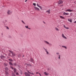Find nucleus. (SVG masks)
Returning a JSON list of instances; mask_svg holds the SVG:
<instances>
[{
  "instance_id": "nucleus-46",
  "label": "nucleus",
  "mask_w": 76,
  "mask_h": 76,
  "mask_svg": "<svg viewBox=\"0 0 76 76\" xmlns=\"http://www.w3.org/2000/svg\"><path fill=\"white\" fill-rule=\"evenodd\" d=\"M44 23H45V22H44V21H43Z\"/></svg>"
},
{
  "instance_id": "nucleus-35",
  "label": "nucleus",
  "mask_w": 76,
  "mask_h": 76,
  "mask_svg": "<svg viewBox=\"0 0 76 76\" xmlns=\"http://www.w3.org/2000/svg\"><path fill=\"white\" fill-rule=\"evenodd\" d=\"M16 75H19V73H18V72H17L16 73Z\"/></svg>"
},
{
  "instance_id": "nucleus-4",
  "label": "nucleus",
  "mask_w": 76,
  "mask_h": 76,
  "mask_svg": "<svg viewBox=\"0 0 76 76\" xmlns=\"http://www.w3.org/2000/svg\"><path fill=\"white\" fill-rule=\"evenodd\" d=\"M34 8L35 10H37L38 11L39 10V8L36 7H34Z\"/></svg>"
},
{
  "instance_id": "nucleus-24",
  "label": "nucleus",
  "mask_w": 76,
  "mask_h": 76,
  "mask_svg": "<svg viewBox=\"0 0 76 76\" xmlns=\"http://www.w3.org/2000/svg\"><path fill=\"white\" fill-rule=\"evenodd\" d=\"M44 73L45 75H48V74L46 72H45Z\"/></svg>"
},
{
  "instance_id": "nucleus-32",
  "label": "nucleus",
  "mask_w": 76,
  "mask_h": 76,
  "mask_svg": "<svg viewBox=\"0 0 76 76\" xmlns=\"http://www.w3.org/2000/svg\"><path fill=\"white\" fill-rule=\"evenodd\" d=\"M39 7L40 8L41 10H42V7H41V6H40V7Z\"/></svg>"
},
{
  "instance_id": "nucleus-13",
  "label": "nucleus",
  "mask_w": 76,
  "mask_h": 76,
  "mask_svg": "<svg viewBox=\"0 0 76 76\" xmlns=\"http://www.w3.org/2000/svg\"><path fill=\"white\" fill-rule=\"evenodd\" d=\"M60 18H61V19H65V18L64 17L62 16H60Z\"/></svg>"
},
{
  "instance_id": "nucleus-14",
  "label": "nucleus",
  "mask_w": 76,
  "mask_h": 76,
  "mask_svg": "<svg viewBox=\"0 0 76 76\" xmlns=\"http://www.w3.org/2000/svg\"><path fill=\"white\" fill-rule=\"evenodd\" d=\"M68 21H69V22H71V23H72V19H68Z\"/></svg>"
},
{
  "instance_id": "nucleus-7",
  "label": "nucleus",
  "mask_w": 76,
  "mask_h": 76,
  "mask_svg": "<svg viewBox=\"0 0 76 76\" xmlns=\"http://www.w3.org/2000/svg\"><path fill=\"white\" fill-rule=\"evenodd\" d=\"M25 75L26 76H31L30 75H29V74H28V73H27V72L25 73Z\"/></svg>"
},
{
  "instance_id": "nucleus-41",
  "label": "nucleus",
  "mask_w": 76,
  "mask_h": 76,
  "mask_svg": "<svg viewBox=\"0 0 76 76\" xmlns=\"http://www.w3.org/2000/svg\"><path fill=\"white\" fill-rule=\"evenodd\" d=\"M28 0H26L25 1V2H26V1H28Z\"/></svg>"
},
{
  "instance_id": "nucleus-42",
  "label": "nucleus",
  "mask_w": 76,
  "mask_h": 76,
  "mask_svg": "<svg viewBox=\"0 0 76 76\" xmlns=\"http://www.w3.org/2000/svg\"><path fill=\"white\" fill-rule=\"evenodd\" d=\"M74 23H76V21H75V22H74Z\"/></svg>"
},
{
  "instance_id": "nucleus-6",
  "label": "nucleus",
  "mask_w": 76,
  "mask_h": 76,
  "mask_svg": "<svg viewBox=\"0 0 76 76\" xmlns=\"http://www.w3.org/2000/svg\"><path fill=\"white\" fill-rule=\"evenodd\" d=\"M62 37L63 38H64V39H67V37L64 36V34H63L62 35Z\"/></svg>"
},
{
  "instance_id": "nucleus-49",
  "label": "nucleus",
  "mask_w": 76,
  "mask_h": 76,
  "mask_svg": "<svg viewBox=\"0 0 76 76\" xmlns=\"http://www.w3.org/2000/svg\"><path fill=\"white\" fill-rule=\"evenodd\" d=\"M30 65V66H31V65Z\"/></svg>"
},
{
  "instance_id": "nucleus-22",
  "label": "nucleus",
  "mask_w": 76,
  "mask_h": 76,
  "mask_svg": "<svg viewBox=\"0 0 76 76\" xmlns=\"http://www.w3.org/2000/svg\"><path fill=\"white\" fill-rule=\"evenodd\" d=\"M14 65L15 66H17V64H16V63H14Z\"/></svg>"
},
{
  "instance_id": "nucleus-1",
  "label": "nucleus",
  "mask_w": 76,
  "mask_h": 76,
  "mask_svg": "<svg viewBox=\"0 0 76 76\" xmlns=\"http://www.w3.org/2000/svg\"><path fill=\"white\" fill-rule=\"evenodd\" d=\"M9 51L10 52V53H12V57H15V56H16V54L15 53H14L13 52L10 50H9Z\"/></svg>"
},
{
  "instance_id": "nucleus-15",
  "label": "nucleus",
  "mask_w": 76,
  "mask_h": 76,
  "mask_svg": "<svg viewBox=\"0 0 76 76\" xmlns=\"http://www.w3.org/2000/svg\"><path fill=\"white\" fill-rule=\"evenodd\" d=\"M5 74L6 75H7V76L9 75V72L6 71H5Z\"/></svg>"
},
{
  "instance_id": "nucleus-2",
  "label": "nucleus",
  "mask_w": 76,
  "mask_h": 76,
  "mask_svg": "<svg viewBox=\"0 0 76 76\" xmlns=\"http://www.w3.org/2000/svg\"><path fill=\"white\" fill-rule=\"evenodd\" d=\"M12 11L9 10L7 11V14L9 15H11V14H12Z\"/></svg>"
},
{
  "instance_id": "nucleus-26",
  "label": "nucleus",
  "mask_w": 76,
  "mask_h": 76,
  "mask_svg": "<svg viewBox=\"0 0 76 76\" xmlns=\"http://www.w3.org/2000/svg\"><path fill=\"white\" fill-rule=\"evenodd\" d=\"M4 65L5 66H7V64L4 63Z\"/></svg>"
},
{
  "instance_id": "nucleus-40",
  "label": "nucleus",
  "mask_w": 76,
  "mask_h": 76,
  "mask_svg": "<svg viewBox=\"0 0 76 76\" xmlns=\"http://www.w3.org/2000/svg\"><path fill=\"white\" fill-rule=\"evenodd\" d=\"M7 29H9V27H7Z\"/></svg>"
},
{
  "instance_id": "nucleus-19",
  "label": "nucleus",
  "mask_w": 76,
  "mask_h": 76,
  "mask_svg": "<svg viewBox=\"0 0 76 76\" xmlns=\"http://www.w3.org/2000/svg\"><path fill=\"white\" fill-rule=\"evenodd\" d=\"M62 47H63V48H65V49H67V47H66V46H62Z\"/></svg>"
},
{
  "instance_id": "nucleus-34",
  "label": "nucleus",
  "mask_w": 76,
  "mask_h": 76,
  "mask_svg": "<svg viewBox=\"0 0 76 76\" xmlns=\"http://www.w3.org/2000/svg\"><path fill=\"white\" fill-rule=\"evenodd\" d=\"M59 53H58V52H57V53H56V54H57V55H59Z\"/></svg>"
},
{
  "instance_id": "nucleus-23",
  "label": "nucleus",
  "mask_w": 76,
  "mask_h": 76,
  "mask_svg": "<svg viewBox=\"0 0 76 76\" xmlns=\"http://www.w3.org/2000/svg\"><path fill=\"white\" fill-rule=\"evenodd\" d=\"M28 73H30V74H31V75H34V73H31V72H29V71H28Z\"/></svg>"
},
{
  "instance_id": "nucleus-18",
  "label": "nucleus",
  "mask_w": 76,
  "mask_h": 76,
  "mask_svg": "<svg viewBox=\"0 0 76 76\" xmlns=\"http://www.w3.org/2000/svg\"><path fill=\"white\" fill-rule=\"evenodd\" d=\"M64 27L65 28H66V29H69V28L68 27H66V26L65 25H64Z\"/></svg>"
},
{
  "instance_id": "nucleus-33",
  "label": "nucleus",
  "mask_w": 76,
  "mask_h": 76,
  "mask_svg": "<svg viewBox=\"0 0 76 76\" xmlns=\"http://www.w3.org/2000/svg\"><path fill=\"white\" fill-rule=\"evenodd\" d=\"M33 5L34 6H36V4L34 3L33 4Z\"/></svg>"
},
{
  "instance_id": "nucleus-21",
  "label": "nucleus",
  "mask_w": 76,
  "mask_h": 76,
  "mask_svg": "<svg viewBox=\"0 0 76 76\" xmlns=\"http://www.w3.org/2000/svg\"><path fill=\"white\" fill-rule=\"evenodd\" d=\"M5 69L6 71H7V70H8V68L7 67L5 68Z\"/></svg>"
},
{
  "instance_id": "nucleus-44",
  "label": "nucleus",
  "mask_w": 76,
  "mask_h": 76,
  "mask_svg": "<svg viewBox=\"0 0 76 76\" xmlns=\"http://www.w3.org/2000/svg\"><path fill=\"white\" fill-rule=\"evenodd\" d=\"M36 73H37V74H38V73H39V72H37Z\"/></svg>"
},
{
  "instance_id": "nucleus-43",
  "label": "nucleus",
  "mask_w": 76,
  "mask_h": 76,
  "mask_svg": "<svg viewBox=\"0 0 76 76\" xmlns=\"http://www.w3.org/2000/svg\"><path fill=\"white\" fill-rule=\"evenodd\" d=\"M21 74L22 75V72H21Z\"/></svg>"
},
{
  "instance_id": "nucleus-48",
  "label": "nucleus",
  "mask_w": 76,
  "mask_h": 76,
  "mask_svg": "<svg viewBox=\"0 0 76 76\" xmlns=\"http://www.w3.org/2000/svg\"><path fill=\"white\" fill-rule=\"evenodd\" d=\"M39 75H40L41 74H40V73H39Z\"/></svg>"
},
{
  "instance_id": "nucleus-27",
  "label": "nucleus",
  "mask_w": 76,
  "mask_h": 76,
  "mask_svg": "<svg viewBox=\"0 0 76 76\" xmlns=\"http://www.w3.org/2000/svg\"><path fill=\"white\" fill-rule=\"evenodd\" d=\"M14 70V72L15 73L16 72V69L15 68Z\"/></svg>"
},
{
  "instance_id": "nucleus-20",
  "label": "nucleus",
  "mask_w": 76,
  "mask_h": 76,
  "mask_svg": "<svg viewBox=\"0 0 76 76\" xmlns=\"http://www.w3.org/2000/svg\"><path fill=\"white\" fill-rule=\"evenodd\" d=\"M9 63L10 64V65H12V66H13V63H12L11 62H9Z\"/></svg>"
},
{
  "instance_id": "nucleus-5",
  "label": "nucleus",
  "mask_w": 76,
  "mask_h": 76,
  "mask_svg": "<svg viewBox=\"0 0 76 76\" xmlns=\"http://www.w3.org/2000/svg\"><path fill=\"white\" fill-rule=\"evenodd\" d=\"M66 12H73V10L70 9H68L65 11Z\"/></svg>"
},
{
  "instance_id": "nucleus-3",
  "label": "nucleus",
  "mask_w": 76,
  "mask_h": 76,
  "mask_svg": "<svg viewBox=\"0 0 76 76\" xmlns=\"http://www.w3.org/2000/svg\"><path fill=\"white\" fill-rule=\"evenodd\" d=\"M63 1L62 0H59L58 2V3L59 4H63Z\"/></svg>"
},
{
  "instance_id": "nucleus-29",
  "label": "nucleus",
  "mask_w": 76,
  "mask_h": 76,
  "mask_svg": "<svg viewBox=\"0 0 76 76\" xmlns=\"http://www.w3.org/2000/svg\"><path fill=\"white\" fill-rule=\"evenodd\" d=\"M49 45H50V46H51V45H52V44L51 43H49V44H48Z\"/></svg>"
},
{
  "instance_id": "nucleus-30",
  "label": "nucleus",
  "mask_w": 76,
  "mask_h": 76,
  "mask_svg": "<svg viewBox=\"0 0 76 76\" xmlns=\"http://www.w3.org/2000/svg\"><path fill=\"white\" fill-rule=\"evenodd\" d=\"M37 6H38V7H39L40 6L39 5V4H37Z\"/></svg>"
},
{
  "instance_id": "nucleus-10",
  "label": "nucleus",
  "mask_w": 76,
  "mask_h": 76,
  "mask_svg": "<svg viewBox=\"0 0 76 76\" xmlns=\"http://www.w3.org/2000/svg\"><path fill=\"white\" fill-rule=\"evenodd\" d=\"M29 61H31V62H33L34 61V59L32 58H31L29 60Z\"/></svg>"
},
{
  "instance_id": "nucleus-28",
  "label": "nucleus",
  "mask_w": 76,
  "mask_h": 76,
  "mask_svg": "<svg viewBox=\"0 0 76 76\" xmlns=\"http://www.w3.org/2000/svg\"><path fill=\"white\" fill-rule=\"evenodd\" d=\"M12 76H15V74L14 73H12Z\"/></svg>"
},
{
  "instance_id": "nucleus-47",
  "label": "nucleus",
  "mask_w": 76,
  "mask_h": 76,
  "mask_svg": "<svg viewBox=\"0 0 76 76\" xmlns=\"http://www.w3.org/2000/svg\"><path fill=\"white\" fill-rule=\"evenodd\" d=\"M23 57H24V55L23 56Z\"/></svg>"
},
{
  "instance_id": "nucleus-9",
  "label": "nucleus",
  "mask_w": 76,
  "mask_h": 76,
  "mask_svg": "<svg viewBox=\"0 0 76 76\" xmlns=\"http://www.w3.org/2000/svg\"><path fill=\"white\" fill-rule=\"evenodd\" d=\"M63 14L64 15H69V14L67 13H65V12H64Z\"/></svg>"
},
{
  "instance_id": "nucleus-50",
  "label": "nucleus",
  "mask_w": 76,
  "mask_h": 76,
  "mask_svg": "<svg viewBox=\"0 0 76 76\" xmlns=\"http://www.w3.org/2000/svg\"><path fill=\"white\" fill-rule=\"evenodd\" d=\"M40 75V76H41V74Z\"/></svg>"
},
{
  "instance_id": "nucleus-45",
  "label": "nucleus",
  "mask_w": 76,
  "mask_h": 76,
  "mask_svg": "<svg viewBox=\"0 0 76 76\" xmlns=\"http://www.w3.org/2000/svg\"><path fill=\"white\" fill-rule=\"evenodd\" d=\"M5 22H7V20H5Z\"/></svg>"
},
{
  "instance_id": "nucleus-11",
  "label": "nucleus",
  "mask_w": 76,
  "mask_h": 76,
  "mask_svg": "<svg viewBox=\"0 0 76 76\" xmlns=\"http://www.w3.org/2000/svg\"><path fill=\"white\" fill-rule=\"evenodd\" d=\"M44 42L46 44H48H48H49V43L48 42H47V41H44Z\"/></svg>"
},
{
  "instance_id": "nucleus-16",
  "label": "nucleus",
  "mask_w": 76,
  "mask_h": 76,
  "mask_svg": "<svg viewBox=\"0 0 76 76\" xmlns=\"http://www.w3.org/2000/svg\"><path fill=\"white\" fill-rule=\"evenodd\" d=\"M55 30L57 31H59V29L57 27H55Z\"/></svg>"
},
{
  "instance_id": "nucleus-36",
  "label": "nucleus",
  "mask_w": 76,
  "mask_h": 76,
  "mask_svg": "<svg viewBox=\"0 0 76 76\" xmlns=\"http://www.w3.org/2000/svg\"><path fill=\"white\" fill-rule=\"evenodd\" d=\"M11 69H14V68H13V67H12V66H11Z\"/></svg>"
},
{
  "instance_id": "nucleus-31",
  "label": "nucleus",
  "mask_w": 76,
  "mask_h": 76,
  "mask_svg": "<svg viewBox=\"0 0 76 76\" xmlns=\"http://www.w3.org/2000/svg\"><path fill=\"white\" fill-rule=\"evenodd\" d=\"M22 23H24V24H25V22H24V21H23L22 20Z\"/></svg>"
},
{
  "instance_id": "nucleus-25",
  "label": "nucleus",
  "mask_w": 76,
  "mask_h": 76,
  "mask_svg": "<svg viewBox=\"0 0 76 76\" xmlns=\"http://www.w3.org/2000/svg\"><path fill=\"white\" fill-rule=\"evenodd\" d=\"M9 61H13V60H12L11 59H9Z\"/></svg>"
},
{
  "instance_id": "nucleus-8",
  "label": "nucleus",
  "mask_w": 76,
  "mask_h": 76,
  "mask_svg": "<svg viewBox=\"0 0 76 76\" xmlns=\"http://www.w3.org/2000/svg\"><path fill=\"white\" fill-rule=\"evenodd\" d=\"M50 10H49L46 11L47 13H48L49 14H50Z\"/></svg>"
},
{
  "instance_id": "nucleus-17",
  "label": "nucleus",
  "mask_w": 76,
  "mask_h": 76,
  "mask_svg": "<svg viewBox=\"0 0 76 76\" xmlns=\"http://www.w3.org/2000/svg\"><path fill=\"white\" fill-rule=\"evenodd\" d=\"M46 53V54H49V53H48V51H47V49H45Z\"/></svg>"
},
{
  "instance_id": "nucleus-39",
  "label": "nucleus",
  "mask_w": 76,
  "mask_h": 76,
  "mask_svg": "<svg viewBox=\"0 0 76 76\" xmlns=\"http://www.w3.org/2000/svg\"><path fill=\"white\" fill-rule=\"evenodd\" d=\"M63 5H61V6H60L61 7H63Z\"/></svg>"
},
{
  "instance_id": "nucleus-12",
  "label": "nucleus",
  "mask_w": 76,
  "mask_h": 76,
  "mask_svg": "<svg viewBox=\"0 0 76 76\" xmlns=\"http://www.w3.org/2000/svg\"><path fill=\"white\" fill-rule=\"evenodd\" d=\"M28 26H25V27L27 29H31V28H28Z\"/></svg>"
},
{
  "instance_id": "nucleus-37",
  "label": "nucleus",
  "mask_w": 76,
  "mask_h": 76,
  "mask_svg": "<svg viewBox=\"0 0 76 76\" xmlns=\"http://www.w3.org/2000/svg\"><path fill=\"white\" fill-rule=\"evenodd\" d=\"M3 57H4V56H1V58H3Z\"/></svg>"
},
{
  "instance_id": "nucleus-51",
  "label": "nucleus",
  "mask_w": 76,
  "mask_h": 76,
  "mask_svg": "<svg viewBox=\"0 0 76 76\" xmlns=\"http://www.w3.org/2000/svg\"><path fill=\"white\" fill-rule=\"evenodd\" d=\"M4 25H5V23H4Z\"/></svg>"
},
{
  "instance_id": "nucleus-38",
  "label": "nucleus",
  "mask_w": 76,
  "mask_h": 76,
  "mask_svg": "<svg viewBox=\"0 0 76 76\" xmlns=\"http://www.w3.org/2000/svg\"><path fill=\"white\" fill-rule=\"evenodd\" d=\"M58 58H59V59H60V55H59Z\"/></svg>"
}]
</instances>
